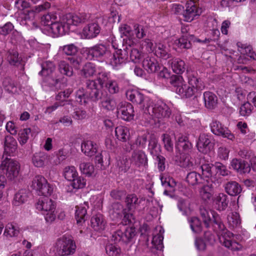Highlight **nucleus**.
Returning <instances> with one entry per match:
<instances>
[{
  "instance_id": "50",
  "label": "nucleus",
  "mask_w": 256,
  "mask_h": 256,
  "mask_svg": "<svg viewBox=\"0 0 256 256\" xmlns=\"http://www.w3.org/2000/svg\"><path fill=\"white\" fill-rule=\"evenodd\" d=\"M78 175V172L74 166H67L64 170V176L68 181H72Z\"/></svg>"
},
{
  "instance_id": "45",
  "label": "nucleus",
  "mask_w": 256,
  "mask_h": 256,
  "mask_svg": "<svg viewBox=\"0 0 256 256\" xmlns=\"http://www.w3.org/2000/svg\"><path fill=\"white\" fill-rule=\"evenodd\" d=\"M76 100L80 104H86L89 100L88 91L85 92L83 88H80L76 92Z\"/></svg>"
},
{
  "instance_id": "33",
  "label": "nucleus",
  "mask_w": 256,
  "mask_h": 256,
  "mask_svg": "<svg viewBox=\"0 0 256 256\" xmlns=\"http://www.w3.org/2000/svg\"><path fill=\"white\" fill-rule=\"evenodd\" d=\"M148 150L150 154L154 158V156L160 154V146L158 145V140L154 135H151L148 140Z\"/></svg>"
},
{
  "instance_id": "11",
  "label": "nucleus",
  "mask_w": 256,
  "mask_h": 256,
  "mask_svg": "<svg viewBox=\"0 0 256 256\" xmlns=\"http://www.w3.org/2000/svg\"><path fill=\"white\" fill-rule=\"evenodd\" d=\"M210 128L212 132L216 135L226 138L231 140H234L235 138L230 131L217 120L212 122L210 124Z\"/></svg>"
},
{
  "instance_id": "28",
  "label": "nucleus",
  "mask_w": 256,
  "mask_h": 256,
  "mask_svg": "<svg viewBox=\"0 0 256 256\" xmlns=\"http://www.w3.org/2000/svg\"><path fill=\"white\" fill-rule=\"evenodd\" d=\"M154 54L157 57L165 60L172 56L169 48L166 46L160 43L156 44Z\"/></svg>"
},
{
  "instance_id": "19",
  "label": "nucleus",
  "mask_w": 256,
  "mask_h": 256,
  "mask_svg": "<svg viewBox=\"0 0 256 256\" xmlns=\"http://www.w3.org/2000/svg\"><path fill=\"white\" fill-rule=\"evenodd\" d=\"M200 196L205 202L213 199L214 194V186L212 182L208 181L206 184L201 186L198 190Z\"/></svg>"
},
{
  "instance_id": "7",
  "label": "nucleus",
  "mask_w": 256,
  "mask_h": 256,
  "mask_svg": "<svg viewBox=\"0 0 256 256\" xmlns=\"http://www.w3.org/2000/svg\"><path fill=\"white\" fill-rule=\"evenodd\" d=\"M20 163L10 158H6L2 162L0 170L10 180H14L18 176L20 170Z\"/></svg>"
},
{
  "instance_id": "63",
  "label": "nucleus",
  "mask_w": 256,
  "mask_h": 256,
  "mask_svg": "<svg viewBox=\"0 0 256 256\" xmlns=\"http://www.w3.org/2000/svg\"><path fill=\"white\" fill-rule=\"evenodd\" d=\"M44 81L46 82L49 86H56V84L60 82V80L58 78L55 76L54 74L50 75L44 76Z\"/></svg>"
},
{
  "instance_id": "44",
  "label": "nucleus",
  "mask_w": 256,
  "mask_h": 256,
  "mask_svg": "<svg viewBox=\"0 0 256 256\" xmlns=\"http://www.w3.org/2000/svg\"><path fill=\"white\" fill-rule=\"evenodd\" d=\"M196 162H194V159L189 155L183 154L180 157V166L191 170L192 168H194Z\"/></svg>"
},
{
  "instance_id": "21",
  "label": "nucleus",
  "mask_w": 256,
  "mask_h": 256,
  "mask_svg": "<svg viewBox=\"0 0 256 256\" xmlns=\"http://www.w3.org/2000/svg\"><path fill=\"white\" fill-rule=\"evenodd\" d=\"M230 165L234 170L240 174L249 173L250 171V164L240 158L232 159Z\"/></svg>"
},
{
  "instance_id": "4",
  "label": "nucleus",
  "mask_w": 256,
  "mask_h": 256,
  "mask_svg": "<svg viewBox=\"0 0 256 256\" xmlns=\"http://www.w3.org/2000/svg\"><path fill=\"white\" fill-rule=\"evenodd\" d=\"M144 113L148 114L151 118L156 119L169 118L171 114L170 108L164 102L158 101L156 102L150 100L144 111Z\"/></svg>"
},
{
  "instance_id": "53",
  "label": "nucleus",
  "mask_w": 256,
  "mask_h": 256,
  "mask_svg": "<svg viewBox=\"0 0 256 256\" xmlns=\"http://www.w3.org/2000/svg\"><path fill=\"white\" fill-rule=\"evenodd\" d=\"M80 168L82 173L88 176H91L94 172V166L90 162L81 163Z\"/></svg>"
},
{
  "instance_id": "64",
  "label": "nucleus",
  "mask_w": 256,
  "mask_h": 256,
  "mask_svg": "<svg viewBox=\"0 0 256 256\" xmlns=\"http://www.w3.org/2000/svg\"><path fill=\"white\" fill-rule=\"evenodd\" d=\"M105 86L111 94H115L119 92L118 84L115 80H110L106 84Z\"/></svg>"
},
{
  "instance_id": "17",
  "label": "nucleus",
  "mask_w": 256,
  "mask_h": 256,
  "mask_svg": "<svg viewBox=\"0 0 256 256\" xmlns=\"http://www.w3.org/2000/svg\"><path fill=\"white\" fill-rule=\"evenodd\" d=\"M128 56L129 48L128 46H126L123 50H118L116 53L113 54L110 64L113 66L116 67L125 62L128 60Z\"/></svg>"
},
{
  "instance_id": "40",
  "label": "nucleus",
  "mask_w": 256,
  "mask_h": 256,
  "mask_svg": "<svg viewBox=\"0 0 256 256\" xmlns=\"http://www.w3.org/2000/svg\"><path fill=\"white\" fill-rule=\"evenodd\" d=\"M42 70L39 74L45 76L54 74L56 66L55 64L52 62L46 61L42 64Z\"/></svg>"
},
{
  "instance_id": "23",
  "label": "nucleus",
  "mask_w": 256,
  "mask_h": 256,
  "mask_svg": "<svg viewBox=\"0 0 256 256\" xmlns=\"http://www.w3.org/2000/svg\"><path fill=\"white\" fill-rule=\"evenodd\" d=\"M212 200L215 208L219 211L224 210L229 202L228 196L224 193L218 194Z\"/></svg>"
},
{
  "instance_id": "55",
  "label": "nucleus",
  "mask_w": 256,
  "mask_h": 256,
  "mask_svg": "<svg viewBox=\"0 0 256 256\" xmlns=\"http://www.w3.org/2000/svg\"><path fill=\"white\" fill-rule=\"evenodd\" d=\"M190 222V228L194 232L200 233L202 231L201 222L198 218H192Z\"/></svg>"
},
{
  "instance_id": "61",
  "label": "nucleus",
  "mask_w": 256,
  "mask_h": 256,
  "mask_svg": "<svg viewBox=\"0 0 256 256\" xmlns=\"http://www.w3.org/2000/svg\"><path fill=\"white\" fill-rule=\"evenodd\" d=\"M187 139L186 137H180L178 142V146L182 148L185 152H188L192 147V144Z\"/></svg>"
},
{
  "instance_id": "52",
  "label": "nucleus",
  "mask_w": 256,
  "mask_h": 256,
  "mask_svg": "<svg viewBox=\"0 0 256 256\" xmlns=\"http://www.w3.org/2000/svg\"><path fill=\"white\" fill-rule=\"evenodd\" d=\"M71 185L74 188L79 189L85 187L86 185V180L82 176H76L72 181Z\"/></svg>"
},
{
  "instance_id": "36",
  "label": "nucleus",
  "mask_w": 256,
  "mask_h": 256,
  "mask_svg": "<svg viewBox=\"0 0 256 256\" xmlns=\"http://www.w3.org/2000/svg\"><path fill=\"white\" fill-rule=\"evenodd\" d=\"M4 89L9 93L14 94L17 92L16 82L10 77L4 78L2 82Z\"/></svg>"
},
{
  "instance_id": "2",
  "label": "nucleus",
  "mask_w": 256,
  "mask_h": 256,
  "mask_svg": "<svg viewBox=\"0 0 256 256\" xmlns=\"http://www.w3.org/2000/svg\"><path fill=\"white\" fill-rule=\"evenodd\" d=\"M188 84V85L183 84L176 90V93L182 98H190L192 96L196 98L204 88L202 80L194 75L189 76Z\"/></svg>"
},
{
  "instance_id": "58",
  "label": "nucleus",
  "mask_w": 256,
  "mask_h": 256,
  "mask_svg": "<svg viewBox=\"0 0 256 256\" xmlns=\"http://www.w3.org/2000/svg\"><path fill=\"white\" fill-rule=\"evenodd\" d=\"M129 48V54L130 60L134 62H138L142 56V54L136 48Z\"/></svg>"
},
{
  "instance_id": "8",
  "label": "nucleus",
  "mask_w": 256,
  "mask_h": 256,
  "mask_svg": "<svg viewBox=\"0 0 256 256\" xmlns=\"http://www.w3.org/2000/svg\"><path fill=\"white\" fill-rule=\"evenodd\" d=\"M134 170L143 171L148 166V158L145 152L141 150H134L130 158Z\"/></svg>"
},
{
  "instance_id": "14",
  "label": "nucleus",
  "mask_w": 256,
  "mask_h": 256,
  "mask_svg": "<svg viewBox=\"0 0 256 256\" xmlns=\"http://www.w3.org/2000/svg\"><path fill=\"white\" fill-rule=\"evenodd\" d=\"M118 113L121 114V118L124 120L130 121L134 119V107L129 102H124L120 103L118 106Z\"/></svg>"
},
{
  "instance_id": "34",
  "label": "nucleus",
  "mask_w": 256,
  "mask_h": 256,
  "mask_svg": "<svg viewBox=\"0 0 256 256\" xmlns=\"http://www.w3.org/2000/svg\"><path fill=\"white\" fill-rule=\"evenodd\" d=\"M91 224L96 231L103 230L105 226L103 216L100 214L94 216L91 218Z\"/></svg>"
},
{
  "instance_id": "59",
  "label": "nucleus",
  "mask_w": 256,
  "mask_h": 256,
  "mask_svg": "<svg viewBox=\"0 0 256 256\" xmlns=\"http://www.w3.org/2000/svg\"><path fill=\"white\" fill-rule=\"evenodd\" d=\"M62 50L67 56H74L78 51V48L74 44H70L63 46Z\"/></svg>"
},
{
  "instance_id": "32",
  "label": "nucleus",
  "mask_w": 256,
  "mask_h": 256,
  "mask_svg": "<svg viewBox=\"0 0 256 256\" xmlns=\"http://www.w3.org/2000/svg\"><path fill=\"white\" fill-rule=\"evenodd\" d=\"M102 107L106 110H113L117 106L116 99L112 96L106 95L101 100Z\"/></svg>"
},
{
  "instance_id": "35",
  "label": "nucleus",
  "mask_w": 256,
  "mask_h": 256,
  "mask_svg": "<svg viewBox=\"0 0 256 256\" xmlns=\"http://www.w3.org/2000/svg\"><path fill=\"white\" fill-rule=\"evenodd\" d=\"M124 210L122 204L119 202H115L112 205L110 214L113 219H118L122 217Z\"/></svg>"
},
{
  "instance_id": "5",
  "label": "nucleus",
  "mask_w": 256,
  "mask_h": 256,
  "mask_svg": "<svg viewBox=\"0 0 256 256\" xmlns=\"http://www.w3.org/2000/svg\"><path fill=\"white\" fill-rule=\"evenodd\" d=\"M74 242L69 236H63L58 238L54 245V251L59 256L72 254L76 250Z\"/></svg>"
},
{
  "instance_id": "43",
  "label": "nucleus",
  "mask_w": 256,
  "mask_h": 256,
  "mask_svg": "<svg viewBox=\"0 0 256 256\" xmlns=\"http://www.w3.org/2000/svg\"><path fill=\"white\" fill-rule=\"evenodd\" d=\"M20 233V228L18 226L12 223L8 224L4 234L6 237L17 236Z\"/></svg>"
},
{
  "instance_id": "42",
  "label": "nucleus",
  "mask_w": 256,
  "mask_h": 256,
  "mask_svg": "<svg viewBox=\"0 0 256 256\" xmlns=\"http://www.w3.org/2000/svg\"><path fill=\"white\" fill-rule=\"evenodd\" d=\"M140 201L135 194H128L126 198V203L127 208L129 211L134 209L138 206Z\"/></svg>"
},
{
  "instance_id": "16",
  "label": "nucleus",
  "mask_w": 256,
  "mask_h": 256,
  "mask_svg": "<svg viewBox=\"0 0 256 256\" xmlns=\"http://www.w3.org/2000/svg\"><path fill=\"white\" fill-rule=\"evenodd\" d=\"M101 28L96 20L93 21L83 28L82 34L86 38L91 39L96 37L100 33Z\"/></svg>"
},
{
  "instance_id": "46",
  "label": "nucleus",
  "mask_w": 256,
  "mask_h": 256,
  "mask_svg": "<svg viewBox=\"0 0 256 256\" xmlns=\"http://www.w3.org/2000/svg\"><path fill=\"white\" fill-rule=\"evenodd\" d=\"M253 110V106L252 105L250 102H246L240 106L239 114L242 116L248 118L251 114Z\"/></svg>"
},
{
  "instance_id": "48",
  "label": "nucleus",
  "mask_w": 256,
  "mask_h": 256,
  "mask_svg": "<svg viewBox=\"0 0 256 256\" xmlns=\"http://www.w3.org/2000/svg\"><path fill=\"white\" fill-rule=\"evenodd\" d=\"M228 220L229 225L233 228L239 227L241 224L240 214L237 212H233L228 216Z\"/></svg>"
},
{
  "instance_id": "3",
  "label": "nucleus",
  "mask_w": 256,
  "mask_h": 256,
  "mask_svg": "<svg viewBox=\"0 0 256 256\" xmlns=\"http://www.w3.org/2000/svg\"><path fill=\"white\" fill-rule=\"evenodd\" d=\"M200 214L206 228L212 224L216 230L220 232L224 231V225L222 222L220 216L215 212L202 206L200 208Z\"/></svg>"
},
{
  "instance_id": "38",
  "label": "nucleus",
  "mask_w": 256,
  "mask_h": 256,
  "mask_svg": "<svg viewBox=\"0 0 256 256\" xmlns=\"http://www.w3.org/2000/svg\"><path fill=\"white\" fill-rule=\"evenodd\" d=\"M96 72V66L92 62L86 63L81 70V75L85 78L93 76Z\"/></svg>"
},
{
  "instance_id": "25",
  "label": "nucleus",
  "mask_w": 256,
  "mask_h": 256,
  "mask_svg": "<svg viewBox=\"0 0 256 256\" xmlns=\"http://www.w3.org/2000/svg\"><path fill=\"white\" fill-rule=\"evenodd\" d=\"M196 38L193 35L186 34L180 38L176 40L174 44L180 48H190L191 47V42H195Z\"/></svg>"
},
{
  "instance_id": "27",
  "label": "nucleus",
  "mask_w": 256,
  "mask_h": 256,
  "mask_svg": "<svg viewBox=\"0 0 256 256\" xmlns=\"http://www.w3.org/2000/svg\"><path fill=\"white\" fill-rule=\"evenodd\" d=\"M30 192L26 189L19 190L15 194L13 199L12 204L18 206L27 201Z\"/></svg>"
},
{
  "instance_id": "24",
  "label": "nucleus",
  "mask_w": 256,
  "mask_h": 256,
  "mask_svg": "<svg viewBox=\"0 0 256 256\" xmlns=\"http://www.w3.org/2000/svg\"><path fill=\"white\" fill-rule=\"evenodd\" d=\"M203 98L206 108L208 110L214 109L218 104V98L213 92H206L203 94Z\"/></svg>"
},
{
  "instance_id": "29",
  "label": "nucleus",
  "mask_w": 256,
  "mask_h": 256,
  "mask_svg": "<svg viewBox=\"0 0 256 256\" xmlns=\"http://www.w3.org/2000/svg\"><path fill=\"white\" fill-rule=\"evenodd\" d=\"M82 151L88 156H94L97 152V145L91 140L84 141L81 145Z\"/></svg>"
},
{
  "instance_id": "22",
  "label": "nucleus",
  "mask_w": 256,
  "mask_h": 256,
  "mask_svg": "<svg viewBox=\"0 0 256 256\" xmlns=\"http://www.w3.org/2000/svg\"><path fill=\"white\" fill-rule=\"evenodd\" d=\"M6 59L11 66H18L20 65L24 69V65L22 64V58L19 56L18 50L16 49H10L6 54Z\"/></svg>"
},
{
  "instance_id": "39",
  "label": "nucleus",
  "mask_w": 256,
  "mask_h": 256,
  "mask_svg": "<svg viewBox=\"0 0 256 256\" xmlns=\"http://www.w3.org/2000/svg\"><path fill=\"white\" fill-rule=\"evenodd\" d=\"M172 67L174 72L177 74H182L186 70L184 62L178 58L172 60Z\"/></svg>"
},
{
  "instance_id": "13",
  "label": "nucleus",
  "mask_w": 256,
  "mask_h": 256,
  "mask_svg": "<svg viewBox=\"0 0 256 256\" xmlns=\"http://www.w3.org/2000/svg\"><path fill=\"white\" fill-rule=\"evenodd\" d=\"M202 12L201 8H198L196 4L192 1L188 2L186 4V10L182 13L186 22H191L194 18L200 16Z\"/></svg>"
},
{
  "instance_id": "9",
  "label": "nucleus",
  "mask_w": 256,
  "mask_h": 256,
  "mask_svg": "<svg viewBox=\"0 0 256 256\" xmlns=\"http://www.w3.org/2000/svg\"><path fill=\"white\" fill-rule=\"evenodd\" d=\"M127 99L133 104L138 105L144 112L151 100L137 90H128L126 93Z\"/></svg>"
},
{
  "instance_id": "41",
  "label": "nucleus",
  "mask_w": 256,
  "mask_h": 256,
  "mask_svg": "<svg viewBox=\"0 0 256 256\" xmlns=\"http://www.w3.org/2000/svg\"><path fill=\"white\" fill-rule=\"evenodd\" d=\"M75 216L77 224H80L84 222L88 217L86 207L85 206H77Z\"/></svg>"
},
{
  "instance_id": "37",
  "label": "nucleus",
  "mask_w": 256,
  "mask_h": 256,
  "mask_svg": "<svg viewBox=\"0 0 256 256\" xmlns=\"http://www.w3.org/2000/svg\"><path fill=\"white\" fill-rule=\"evenodd\" d=\"M115 134L118 139L122 142H126L130 138V132L128 128L122 126H117L116 128Z\"/></svg>"
},
{
  "instance_id": "30",
  "label": "nucleus",
  "mask_w": 256,
  "mask_h": 256,
  "mask_svg": "<svg viewBox=\"0 0 256 256\" xmlns=\"http://www.w3.org/2000/svg\"><path fill=\"white\" fill-rule=\"evenodd\" d=\"M16 148L17 142L16 140L10 136H6L4 152L10 156L16 151Z\"/></svg>"
},
{
  "instance_id": "62",
  "label": "nucleus",
  "mask_w": 256,
  "mask_h": 256,
  "mask_svg": "<svg viewBox=\"0 0 256 256\" xmlns=\"http://www.w3.org/2000/svg\"><path fill=\"white\" fill-rule=\"evenodd\" d=\"M169 82L174 86L178 88L184 84V80L182 76L173 74L169 78Z\"/></svg>"
},
{
  "instance_id": "12",
  "label": "nucleus",
  "mask_w": 256,
  "mask_h": 256,
  "mask_svg": "<svg viewBox=\"0 0 256 256\" xmlns=\"http://www.w3.org/2000/svg\"><path fill=\"white\" fill-rule=\"evenodd\" d=\"M222 236L220 238V242L225 247L232 250H238L242 249V246L233 240L234 234L230 232H222Z\"/></svg>"
},
{
  "instance_id": "60",
  "label": "nucleus",
  "mask_w": 256,
  "mask_h": 256,
  "mask_svg": "<svg viewBox=\"0 0 256 256\" xmlns=\"http://www.w3.org/2000/svg\"><path fill=\"white\" fill-rule=\"evenodd\" d=\"M106 250L109 256H120V248L114 244H107L106 246Z\"/></svg>"
},
{
  "instance_id": "26",
  "label": "nucleus",
  "mask_w": 256,
  "mask_h": 256,
  "mask_svg": "<svg viewBox=\"0 0 256 256\" xmlns=\"http://www.w3.org/2000/svg\"><path fill=\"white\" fill-rule=\"evenodd\" d=\"M48 155L44 152H36L32 157V164L37 168H42L48 162Z\"/></svg>"
},
{
  "instance_id": "6",
  "label": "nucleus",
  "mask_w": 256,
  "mask_h": 256,
  "mask_svg": "<svg viewBox=\"0 0 256 256\" xmlns=\"http://www.w3.org/2000/svg\"><path fill=\"white\" fill-rule=\"evenodd\" d=\"M36 208L43 212L47 222H52L56 219V205L54 202L48 197L38 199L36 204Z\"/></svg>"
},
{
  "instance_id": "49",
  "label": "nucleus",
  "mask_w": 256,
  "mask_h": 256,
  "mask_svg": "<svg viewBox=\"0 0 256 256\" xmlns=\"http://www.w3.org/2000/svg\"><path fill=\"white\" fill-rule=\"evenodd\" d=\"M58 70L60 72L68 76H71L73 75L72 68L64 60L60 61L58 64Z\"/></svg>"
},
{
  "instance_id": "10",
  "label": "nucleus",
  "mask_w": 256,
  "mask_h": 256,
  "mask_svg": "<svg viewBox=\"0 0 256 256\" xmlns=\"http://www.w3.org/2000/svg\"><path fill=\"white\" fill-rule=\"evenodd\" d=\"M32 186L38 192V194L46 197L50 195L53 192V188L48 184L43 176L40 175L34 177L32 182Z\"/></svg>"
},
{
  "instance_id": "47",
  "label": "nucleus",
  "mask_w": 256,
  "mask_h": 256,
  "mask_svg": "<svg viewBox=\"0 0 256 256\" xmlns=\"http://www.w3.org/2000/svg\"><path fill=\"white\" fill-rule=\"evenodd\" d=\"M186 180L192 186L202 184V176L196 172H192L187 174Z\"/></svg>"
},
{
  "instance_id": "31",
  "label": "nucleus",
  "mask_w": 256,
  "mask_h": 256,
  "mask_svg": "<svg viewBox=\"0 0 256 256\" xmlns=\"http://www.w3.org/2000/svg\"><path fill=\"white\" fill-rule=\"evenodd\" d=\"M224 188L226 192L232 196L238 195L242 190L241 186L236 181L228 182L225 184Z\"/></svg>"
},
{
  "instance_id": "54",
  "label": "nucleus",
  "mask_w": 256,
  "mask_h": 256,
  "mask_svg": "<svg viewBox=\"0 0 256 256\" xmlns=\"http://www.w3.org/2000/svg\"><path fill=\"white\" fill-rule=\"evenodd\" d=\"M123 232V242L125 243L130 242L136 234V228L132 227L126 228Z\"/></svg>"
},
{
  "instance_id": "56",
  "label": "nucleus",
  "mask_w": 256,
  "mask_h": 256,
  "mask_svg": "<svg viewBox=\"0 0 256 256\" xmlns=\"http://www.w3.org/2000/svg\"><path fill=\"white\" fill-rule=\"evenodd\" d=\"M30 132L31 130L30 128L20 130L18 132V140L20 144L23 145L27 142L28 138V135Z\"/></svg>"
},
{
  "instance_id": "51",
  "label": "nucleus",
  "mask_w": 256,
  "mask_h": 256,
  "mask_svg": "<svg viewBox=\"0 0 256 256\" xmlns=\"http://www.w3.org/2000/svg\"><path fill=\"white\" fill-rule=\"evenodd\" d=\"M132 165L131 161L130 162L126 158L120 159L117 162L116 166L118 171L122 172H126L130 168Z\"/></svg>"
},
{
  "instance_id": "1",
  "label": "nucleus",
  "mask_w": 256,
  "mask_h": 256,
  "mask_svg": "<svg viewBox=\"0 0 256 256\" xmlns=\"http://www.w3.org/2000/svg\"><path fill=\"white\" fill-rule=\"evenodd\" d=\"M90 18V15L84 12L69 13L64 16L62 22L51 24L50 28L56 36H62L69 30L70 26H78L86 22Z\"/></svg>"
},
{
  "instance_id": "57",
  "label": "nucleus",
  "mask_w": 256,
  "mask_h": 256,
  "mask_svg": "<svg viewBox=\"0 0 256 256\" xmlns=\"http://www.w3.org/2000/svg\"><path fill=\"white\" fill-rule=\"evenodd\" d=\"M89 100L96 102L99 100H102L103 98L102 93L99 89H94L93 90L88 91Z\"/></svg>"
},
{
  "instance_id": "18",
  "label": "nucleus",
  "mask_w": 256,
  "mask_h": 256,
  "mask_svg": "<svg viewBox=\"0 0 256 256\" xmlns=\"http://www.w3.org/2000/svg\"><path fill=\"white\" fill-rule=\"evenodd\" d=\"M212 146L213 144L208 135L205 134H200L196 144V146L199 152L206 154L210 152Z\"/></svg>"
},
{
  "instance_id": "15",
  "label": "nucleus",
  "mask_w": 256,
  "mask_h": 256,
  "mask_svg": "<svg viewBox=\"0 0 256 256\" xmlns=\"http://www.w3.org/2000/svg\"><path fill=\"white\" fill-rule=\"evenodd\" d=\"M87 53L88 56L92 58H102L109 56L110 54V50L104 44H99L88 48Z\"/></svg>"
},
{
  "instance_id": "20",
  "label": "nucleus",
  "mask_w": 256,
  "mask_h": 256,
  "mask_svg": "<svg viewBox=\"0 0 256 256\" xmlns=\"http://www.w3.org/2000/svg\"><path fill=\"white\" fill-rule=\"evenodd\" d=\"M142 67L148 73H154L160 70V66L154 56H147L142 62Z\"/></svg>"
}]
</instances>
